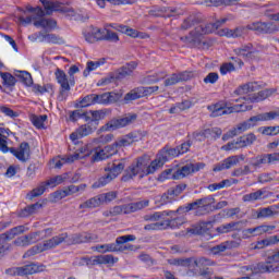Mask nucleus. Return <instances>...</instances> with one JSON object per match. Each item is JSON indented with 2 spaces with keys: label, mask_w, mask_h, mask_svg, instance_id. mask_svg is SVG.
Wrapping results in <instances>:
<instances>
[{
  "label": "nucleus",
  "mask_w": 279,
  "mask_h": 279,
  "mask_svg": "<svg viewBox=\"0 0 279 279\" xmlns=\"http://www.w3.org/2000/svg\"><path fill=\"white\" fill-rule=\"evenodd\" d=\"M93 149L94 148L90 144H86L78 148L74 155L66 157V162H75V160L88 158V156H93Z\"/></svg>",
  "instance_id": "22"
},
{
  "label": "nucleus",
  "mask_w": 279,
  "mask_h": 279,
  "mask_svg": "<svg viewBox=\"0 0 279 279\" xmlns=\"http://www.w3.org/2000/svg\"><path fill=\"white\" fill-rule=\"evenodd\" d=\"M178 211H173V210H166L162 213H155L151 215H146L144 216V220L145 221H158V219H160L161 217H171V215H177Z\"/></svg>",
  "instance_id": "37"
},
{
  "label": "nucleus",
  "mask_w": 279,
  "mask_h": 279,
  "mask_svg": "<svg viewBox=\"0 0 279 279\" xmlns=\"http://www.w3.org/2000/svg\"><path fill=\"white\" fill-rule=\"evenodd\" d=\"M271 19L278 23L253 22L247 25V28L258 34H276V32H279V13L272 14Z\"/></svg>",
  "instance_id": "6"
},
{
  "label": "nucleus",
  "mask_w": 279,
  "mask_h": 279,
  "mask_svg": "<svg viewBox=\"0 0 279 279\" xmlns=\"http://www.w3.org/2000/svg\"><path fill=\"white\" fill-rule=\"evenodd\" d=\"M165 157H161L159 154L157 155L156 159L153 160L149 163H147V160L145 159V169H144V173L145 175H151V173H156V171H158V169L162 168L165 166Z\"/></svg>",
  "instance_id": "24"
},
{
  "label": "nucleus",
  "mask_w": 279,
  "mask_h": 279,
  "mask_svg": "<svg viewBox=\"0 0 279 279\" xmlns=\"http://www.w3.org/2000/svg\"><path fill=\"white\" fill-rule=\"evenodd\" d=\"M2 84L4 86H14L16 84V77H14L10 72H0Z\"/></svg>",
  "instance_id": "46"
},
{
  "label": "nucleus",
  "mask_w": 279,
  "mask_h": 279,
  "mask_svg": "<svg viewBox=\"0 0 279 279\" xmlns=\"http://www.w3.org/2000/svg\"><path fill=\"white\" fill-rule=\"evenodd\" d=\"M83 265H87V267H93L95 265H114V263H119V258L113 255H98L92 257H83Z\"/></svg>",
  "instance_id": "13"
},
{
  "label": "nucleus",
  "mask_w": 279,
  "mask_h": 279,
  "mask_svg": "<svg viewBox=\"0 0 279 279\" xmlns=\"http://www.w3.org/2000/svg\"><path fill=\"white\" fill-rule=\"evenodd\" d=\"M272 93H276V89H263L257 94H253L252 96H246L239 98L241 104L233 105L228 107V104L220 101L215 105L208 106V111L211 112V117H223V114H232V112H247V110H252V105L247 104H258L259 101H265L268 97H271Z\"/></svg>",
  "instance_id": "1"
},
{
  "label": "nucleus",
  "mask_w": 279,
  "mask_h": 279,
  "mask_svg": "<svg viewBox=\"0 0 279 279\" xmlns=\"http://www.w3.org/2000/svg\"><path fill=\"white\" fill-rule=\"evenodd\" d=\"M92 120L89 123H96V128L99 126V122L106 119V111L105 110H94L89 111Z\"/></svg>",
  "instance_id": "44"
},
{
  "label": "nucleus",
  "mask_w": 279,
  "mask_h": 279,
  "mask_svg": "<svg viewBox=\"0 0 279 279\" xmlns=\"http://www.w3.org/2000/svg\"><path fill=\"white\" fill-rule=\"evenodd\" d=\"M26 10L32 13V16H37V19H44L43 16H45V10L40 7H27Z\"/></svg>",
  "instance_id": "60"
},
{
  "label": "nucleus",
  "mask_w": 279,
  "mask_h": 279,
  "mask_svg": "<svg viewBox=\"0 0 279 279\" xmlns=\"http://www.w3.org/2000/svg\"><path fill=\"white\" fill-rule=\"evenodd\" d=\"M186 81V77L184 76V73H173L170 77L166 78L165 86H173L178 84L179 82Z\"/></svg>",
  "instance_id": "38"
},
{
  "label": "nucleus",
  "mask_w": 279,
  "mask_h": 279,
  "mask_svg": "<svg viewBox=\"0 0 279 279\" xmlns=\"http://www.w3.org/2000/svg\"><path fill=\"white\" fill-rule=\"evenodd\" d=\"M54 247H58V242L56 241V236H52L51 239L44 241V243L31 247L24 253L23 258H32V256H36V254H41V252H47L48 250H54Z\"/></svg>",
  "instance_id": "10"
},
{
  "label": "nucleus",
  "mask_w": 279,
  "mask_h": 279,
  "mask_svg": "<svg viewBox=\"0 0 279 279\" xmlns=\"http://www.w3.org/2000/svg\"><path fill=\"white\" fill-rule=\"evenodd\" d=\"M279 205H270L257 210V219H271V217H278Z\"/></svg>",
  "instance_id": "25"
},
{
  "label": "nucleus",
  "mask_w": 279,
  "mask_h": 279,
  "mask_svg": "<svg viewBox=\"0 0 279 279\" xmlns=\"http://www.w3.org/2000/svg\"><path fill=\"white\" fill-rule=\"evenodd\" d=\"M23 232H25V226H17L7 231L4 234H2V236H4L7 241H12L14 236H17V234H23Z\"/></svg>",
  "instance_id": "41"
},
{
  "label": "nucleus",
  "mask_w": 279,
  "mask_h": 279,
  "mask_svg": "<svg viewBox=\"0 0 279 279\" xmlns=\"http://www.w3.org/2000/svg\"><path fill=\"white\" fill-rule=\"evenodd\" d=\"M264 117V121H274L275 119H279V109L262 113Z\"/></svg>",
  "instance_id": "64"
},
{
  "label": "nucleus",
  "mask_w": 279,
  "mask_h": 279,
  "mask_svg": "<svg viewBox=\"0 0 279 279\" xmlns=\"http://www.w3.org/2000/svg\"><path fill=\"white\" fill-rule=\"evenodd\" d=\"M159 13H156L155 16H175V14H178V9H173L170 7H162L158 10Z\"/></svg>",
  "instance_id": "52"
},
{
  "label": "nucleus",
  "mask_w": 279,
  "mask_h": 279,
  "mask_svg": "<svg viewBox=\"0 0 279 279\" xmlns=\"http://www.w3.org/2000/svg\"><path fill=\"white\" fill-rule=\"evenodd\" d=\"M235 53L246 60H254V58H258L259 52L252 44H246L235 49Z\"/></svg>",
  "instance_id": "20"
},
{
  "label": "nucleus",
  "mask_w": 279,
  "mask_h": 279,
  "mask_svg": "<svg viewBox=\"0 0 279 279\" xmlns=\"http://www.w3.org/2000/svg\"><path fill=\"white\" fill-rule=\"evenodd\" d=\"M21 25H33L35 27H43L44 29H56L58 27V22L53 19H45V17H37L36 15H31L27 17L20 16L19 17Z\"/></svg>",
  "instance_id": "8"
},
{
  "label": "nucleus",
  "mask_w": 279,
  "mask_h": 279,
  "mask_svg": "<svg viewBox=\"0 0 279 279\" xmlns=\"http://www.w3.org/2000/svg\"><path fill=\"white\" fill-rule=\"evenodd\" d=\"M46 191L47 187H45V184L41 182L37 187H35L27 194V197L28 199H34V197H40V195H44Z\"/></svg>",
  "instance_id": "48"
},
{
  "label": "nucleus",
  "mask_w": 279,
  "mask_h": 279,
  "mask_svg": "<svg viewBox=\"0 0 279 279\" xmlns=\"http://www.w3.org/2000/svg\"><path fill=\"white\" fill-rule=\"evenodd\" d=\"M196 23H197V17H195V15H190L185 20H183V23L181 24V29L183 32H186V29H191V27H195Z\"/></svg>",
  "instance_id": "51"
},
{
  "label": "nucleus",
  "mask_w": 279,
  "mask_h": 279,
  "mask_svg": "<svg viewBox=\"0 0 279 279\" xmlns=\"http://www.w3.org/2000/svg\"><path fill=\"white\" fill-rule=\"evenodd\" d=\"M210 228H213V222L211 221H206V222H202L199 228H191L187 229L189 234H204V232H206V230H210Z\"/></svg>",
  "instance_id": "43"
},
{
  "label": "nucleus",
  "mask_w": 279,
  "mask_h": 279,
  "mask_svg": "<svg viewBox=\"0 0 279 279\" xmlns=\"http://www.w3.org/2000/svg\"><path fill=\"white\" fill-rule=\"evenodd\" d=\"M236 0H206L205 3L207 5H215V8H219V5H232Z\"/></svg>",
  "instance_id": "58"
},
{
  "label": "nucleus",
  "mask_w": 279,
  "mask_h": 279,
  "mask_svg": "<svg viewBox=\"0 0 279 279\" xmlns=\"http://www.w3.org/2000/svg\"><path fill=\"white\" fill-rule=\"evenodd\" d=\"M144 230H167V222L165 221L153 222V223L146 225L144 227Z\"/></svg>",
  "instance_id": "59"
},
{
  "label": "nucleus",
  "mask_w": 279,
  "mask_h": 279,
  "mask_svg": "<svg viewBox=\"0 0 279 279\" xmlns=\"http://www.w3.org/2000/svg\"><path fill=\"white\" fill-rule=\"evenodd\" d=\"M143 98L142 94H141V87H136L134 89H132L131 92H129L128 94H125L124 96V101L130 102V101H136V99H141Z\"/></svg>",
  "instance_id": "47"
},
{
  "label": "nucleus",
  "mask_w": 279,
  "mask_h": 279,
  "mask_svg": "<svg viewBox=\"0 0 279 279\" xmlns=\"http://www.w3.org/2000/svg\"><path fill=\"white\" fill-rule=\"evenodd\" d=\"M247 29H250L247 26H238L234 29L223 28L220 36H227V38H241L242 36H245Z\"/></svg>",
  "instance_id": "27"
},
{
  "label": "nucleus",
  "mask_w": 279,
  "mask_h": 279,
  "mask_svg": "<svg viewBox=\"0 0 279 279\" xmlns=\"http://www.w3.org/2000/svg\"><path fill=\"white\" fill-rule=\"evenodd\" d=\"M44 266H38L37 264H28L22 267H15L7 270L11 276H32L33 274H38L43 271Z\"/></svg>",
  "instance_id": "16"
},
{
  "label": "nucleus",
  "mask_w": 279,
  "mask_h": 279,
  "mask_svg": "<svg viewBox=\"0 0 279 279\" xmlns=\"http://www.w3.org/2000/svg\"><path fill=\"white\" fill-rule=\"evenodd\" d=\"M276 230V226H267L260 225L255 228H248L243 230V235L245 239H250L252 236H263V234H271V231Z\"/></svg>",
  "instance_id": "19"
},
{
  "label": "nucleus",
  "mask_w": 279,
  "mask_h": 279,
  "mask_svg": "<svg viewBox=\"0 0 279 279\" xmlns=\"http://www.w3.org/2000/svg\"><path fill=\"white\" fill-rule=\"evenodd\" d=\"M163 223H166V229L171 228L172 230H175V228H179L180 226L184 225V218H174L171 220H163Z\"/></svg>",
  "instance_id": "53"
},
{
  "label": "nucleus",
  "mask_w": 279,
  "mask_h": 279,
  "mask_svg": "<svg viewBox=\"0 0 279 279\" xmlns=\"http://www.w3.org/2000/svg\"><path fill=\"white\" fill-rule=\"evenodd\" d=\"M256 141V135L254 133H250L243 136H240L238 140L229 142L227 145L222 146L225 151H230L232 149H243V147H247L248 145L254 144Z\"/></svg>",
  "instance_id": "11"
},
{
  "label": "nucleus",
  "mask_w": 279,
  "mask_h": 279,
  "mask_svg": "<svg viewBox=\"0 0 279 279\" xmlns=\"http://www.w3.org/2000/svg\"><path fill=\"white\" fill-rule=\"evenodd\" d=\"M123 169H125V162L119 161V162H109L104 171L105 174L100 177L95 183H93V189H101L104 186H107V184H110L112 180H117L119 175H121Z\"/></svg>",
  "instance_id": "4"
},
{
  "label": "nucleus",
  "mask_w": 279,
  "mask_h": 279,
  "mask_svg": "<svg viewBox=\"0 0 279 279\" xmlns=\"http://www.w3.org/2000/svg\"><path fill=\"white\" fill-rule=\"evenodd\" d=\"M57 241V246L62 245H80L81 243H97L99 241V235L90 232H81L74 234H68L66 232L54 235Z\"/></svg>",
  "instance_id": "2"
},
{
  "label": "nucleus",
  "mask_w": 279,
  "mask_h": 279,
  "mask_svg": "<svg viewBox=\"0 0 279 279\" xmlns=\"http://www.w3.org/2000/svg\"><path fill=\"white\" fill-rule=\"evenodd\" d=\"M247 130H252V124H250V122L247 121L241 122L236 126L231 129L228 133H226L222 136V141L234 138V136H239L240 134H243V132H247Z\"/></svg>",
  "instance_id": "21"
},
{
  "label": "nucleus",
  "mask_w": 279,
  "mask_h": 279,
  "mask_svg": "<svg viewBox=\"0 0 279 279\" xmlns=\"http://www.w3.org/2000/svg\"><path fill=\"white\" fill-rule=\"evenodd\" d=\"M145 158L138 157L136 161L124 170L122 182H130V180H134L136 175H138V178H145Z\"/></svg>",
  "instance_id": "7"
},
{
  "label": "nucleus",
  "mask_w": 279,
  "mask_h": 279,
  "mask_svg": "<svg viewBox=\"0 0 279 279\" xmlns=\"http://www.w3.org/2000/svg\"><path fill=\"white\" fill-rule=\"evenodd\" d=\"M132 241H136V235L128 234L118 236L116 242L112 243L113 252H134V245L130 244Z\"/></svg>",
  "instance_id": "12"
},
{
  "label": "nucleus",
  "mask_w": 279,
  "mask_h": 279,
  "mask_svg": "<svg viewBox=\"0 0 279 279\" xmlns=\"http://www.w3.org/2000/svg\"><path fill=\"white\" fill-rule=\"evenodd\" d=\"M108 155L106 150L102 148H94L92 154V162H99L101 160H108Z\"/></svg>",
  "instance_id": "42"
},
{
  "label": "nucleus",
  "mask_w": 279,
  "mask_h": 279,
  "mask_svg": "<svg viewBox=\"0 0 279 279\" xmlns=\"http://www.w3.org/2000/svg\"><path fill=\"white\" fill-rule=\"evenodd\" d=\"M191 32L189 34V36H184V37H181V40L183 43H186L187 45H191V47H202V49H209L210 48V43L206 41L203 39V36H206V34H202L199 35V43L198 44H195L194 41H191L190 39H186V38H191Z\"/></svg>",
  "instance_id": "33"
},
{
  "label": "nucleus",
  "mask_w": 279,
  "mask_h": 279,
  "mask_svg": "<svg viewBox=\"0 0 279 279\" xmlns=\"http://www.w3.org/2000/svg\"><path fill=\"white\" fill-rule=\"evenodd\" d=\"M260 199H265V190H257L256 192L245 194L242 197V202L244 203H254Z\"/></svg>",
  "instance_id": "32"
},
{
  "label": "nucleus",
  "mask_w": 279,
  "mask_h": 279,
  "mask_svg": "<svg viewBox=\"0 0 279 279\" xmlns=\"http://www.w3.org/2000/svg\"><path fill=\"white\" fill-rule=\"evenodd\" d=\"M194 173L193 163H187L173 172V180H183L186 175Z\"/></svg>",
  "instance_id": "30"
},
{
  "label": "nucleus",
  "mask_w": 279,
  "mask_h": 279,
  "mask_svg": "<svg viewBox=\"0 0 279 279\" xmlns=\"http://www.w3.org/2000/svg\"><path fill=\"white\" fill-rule=\"evenodd\" d=\"M223 133V131H221V129L219 128H214V129H206L205 131L201 132L197 134V136H203V138H208V136H210V134H215L217 137L221 136V134Z\"/></svg>",
  "instance_id": "56"
},
{
  "label": "nucleus",
  "mask_w": 279,
  "mask_h": 279,
  "mask_svg": "<svg viewBox=\"0 0 279 279\" xmlns=\"http://www.w3.org/2000/svg\"><path fill=\"white\" fill-rule=\"evenodd\" d=\"M240 226H241V222L225 223L217 228V232H219V234H228V232H234L236 230H241Z\"/></svg>",
  "instance_id": "34"
},
{
  "label": "nucleus",
  "mask_w": 279,
  "mask_h": 279,
  "mask_svg": "<svg viewBox=\"0 0 279 279\" xmlns=\"http://www.w3.org/2000/svg\"><path fill=\"white\" fill-rule=\"evenodd\" d=\"M240 162L239 156H230L219 163L215 165L213 168V171L219 172V171H226V169H232V167H236V165Z\"/></svg>",
  "instance_id": "23"
},
{
  "label": "nucleus",
  "mask_w": 279,
  "mask_h": 279,
  "mask_svg": "<svg viewBox=\"0 0 279 279\" xmlns=\"http://www.w3.org/2000/svg\"><path fill=\"white\" fill-rule=\"evenodd\" d=\"M39 43H48L50 45H64V38L60 37V35L56 34H45L44 32H39Z\"/></svg>",
  "instance_id": "28"
},
{
  "label": "nucleus",
  "mask_w": 279,
  "mask_h": 279,
  "mask_svg": "<svg viewBox=\"0 0 279 279\" xmlns=\"http://www.w3.org/2000/svg\"><path fill=\"white\" fill-rule=\"evenodd\" d=\"M101 206V198L99 196L89 198L78 206L80 210H84L86 208H97Z\"/></svg>",
  "instance_id": "39"
},
{
  "label": "nucleus",
  "mask_w": 279,
  "mask_h": 279,
  "mask_svg": "<svg viewBox=\"0 0 279 279\" xmlns=\"http://www.w3.org/2000/svg\"><path fill=\"white\" fill-rule=\"evenodd\" d=\"M260 85L257 82H251L238 87L233 93L234 95H247V93H256Z\"/></svg>",
  "instance_id": "29"
},
{
  "label": "nucleus",
  "mask_w": 279,
  "mask_h": 279,
  "mask_svg": "<svg viewBox=\"0 0 279 279\" xmlns=\"http://www.w3.org/2000/svg\"><path fill=\"white\" fill-rule=\"evenodd\" d=\"M10 154L14 155L20 162H27L32 156V148L29 143L22 142L17 148L11 147Z\"/></svg>",
  "instance_id": "17"
},
{
  "label": "nucleus",
  "mask_w": 279,
  "mask_h": 279,
  "mask_svg": "<svg viewBox=\"0 0 279 279\" xmlns=\"http://www.w3.org/2000/svg\"><path fill=\"white\" fill-rule=\"evenodd\" d=\"M120 32L126 34V36H131V38H138V31L130 28L129 26H120Z\"/></svg>",
  "instance_id": "61"
},
{
  "label": "nucleus",
  "mask_w": 279,
  "mask_h": 279,
  "mask_svg": "<svg viewBox=\"0 0 279 279\" xmlns=\"http://www.w3.org/2000/svg\"><path fill=\"white\" fill-rule=\"evenodd\" d=\"M149 206V199L138 201L126 205L114 206L108 211H105V217H117L118 215H131V213H138L143 208Z\"/></svg>",
  "instance_id": "5"
},
{
  "label": "nucleus",
  "mask_w": 279,
  "mask_h": 279,
  "mask_svg": "<svg viewBox=\"0 0 279 279\" xmlns=\"http://www.w3.org/2000/svg\"><path fill=\"white\" fill-rule=\"evenodd\" d=\"M93 34L96 36V40H108L109 43H119V35L108 28L106 26L104 28L94 27Z\"/></svg>",
  "instance_id": "18"
},
{
  "label": "nucleus",
  "mask_w": 279,
  "mask_h": 279,
  "mask_svg": "<svg viewBox=\"0 0 279 279\" xmlns=\"http://www.w3.org/2000/svg\"><path fill=\"white\" fill-rule=\"evenodd\" d=\"M96 130L97 124L95 122L85 123L70 134V141H72V143H75L76 141H80V138L90 136V134H93Z\"/></svg>",
  "instance_id": "15"
},
{
  "label": "nucleus",
  "mask_w": 279,
  "mask_h": 279,
  "mask_svg": "<svg viewBox=\"0 0 279 279\" xmlns=\"http://www.w3.org/2000/svg\"><path fill=\"white\" fill-rule=\"evenodd\" d=\"M56 77L58 84H60L59 89V101H64L69 97V93H71V85L69 84V77L66 76V73L64 71H57Z\"/></svg>",
  "instance_id": "14"
},
{
  "label": "nucleus",
  "mask_w": 279,
  "mask_h": 279,
  "mask_svg": "<svg viewBox=\"0 0 279 279\" xmlns=\"http://www.w3.org/2000/svg\"><path fill=\"white\" fill-rule=\"evenodd\" d=\"M40 3L44 5L46 10V14L50 15L53 12H63L68 14V16H75V10L73 8H69L63 5L61 2L53 1V0H39Z\"/></svg>",
  "instance_id": "9"
},
{
  "label": "nucleus",
  "mask_w": 279,
  "mask_h": 279,
  "mask_svg": "<svg viewBox=\"0 0 279 279\" xmlns=\"http://www.w3.org/2000/svg\"><path fill=\"white\" fill-rule=\"evenodd\" d=\"M258 269L263 274H271L274 271L275 272L279 271V267H274V265H271L269 262L268 263L258 264Z\"/></svg>",
  "instance_id": "54"
},
{
  "label": "nucleus",
  "mask_w": 279,
  "mask_h": 279,
  "mask_svg": "<svg viewBox=\"0 0 279 279\" xmlns=\"http://www.w3.org/2000/svg\"><path fill=\"white\" fill-rule=\"evenodd\" d=\"M34 93L37 95H45V93H48L49 95H53V85L52 84H45V85H34L33 86Z\"/></svg>",
  "instance_id": "40"
},
{
  "label": "nucleus",
  "mask_w": 279,
  "mask_h": 279,
  "mask_svg": "<svg viewBox=\"0 0 279 279\" xmlns=\"http://www.w3.org/2000/svg\"><path fill=\"white\" fill-rule=\"evenodd\" d=\"M159 155L161 158H165V162H167V160H171V158H178V156H180V150L178 149V146L175 148H163Z\"/></svg>",
  "instance_id": "36"
},
{
  "label": "nucleus",
  "mask_w": 279,
  "mask_h": 279,
  "mask_svg": "<svg viewBox=\"0 0 279 279\" xmlns=\"http://www.w3.org/2000/svg\"><path fill=\"white\" fill-rule=\"evenodd\" d=\"M197 208H202L199 199L187 204L185 207H179L174 213H190V210H197Z\"/></svg>",
  "instance_id": "50"
},
{
  "label": "nucleus",
  "mask_w": 279,
  "mask_h": 279,
  "mask_svg": "<svg viewBox=\"0 0 279 279\" xmlns=\"http://www.w3.org/2000/svg\"><path fill=\"white\" fill-rule=\"evenodd\" d=\"M228 21H234V15L228 14L225 17H221L220 20H217L215 23H208V24H201L194 28V31H191V37L186 38L191 43L198 44L201 43L199 36L202 34H213V32H217L219 27L222 25H226Z\"/></svg>",
  "instance_id": "3"
},
{
  "label": "nucleus",
  "mask_w": 279,
  "mask_h": 279,
  "mask_svg": "<svg viewBox=\"0 0 279 279\" xmlns=\"http://www.w3.org/2000/svg\"><path fill=\"white\" fill-rule=\"evenodd\" d=\"M95 104H97V94H89L76 100V108H88V106H95Z\"/></svg>",
  "instance_id": "31"
},
{
  "label": "nucleus",
  "mask_w": 279,
  "mask_h": 279,
  "mask_svg": "<svg viewBox=\"0 0 279 279\" xmlns=\"http://www.w3.org/2000/svg\"><path fill=\"white\" fill-rule=\"evenodd\" d=\"M251 167L256 171V169H260L263 165H268L267 155L257 156L251 159Z\"/></svg>",
  "instance_id": "45"
},
{
  "label": "nucleus",
  "mask_w": 279,
  "mask_h": 279,
  "mask_svg": "<svg viewBox=\"0 0 279 279\" xmlns=\"http://www.w3.org/2000/svg\"><path fill=\"white\" fill-rule=\"evenodd\" d=\"M206 69H219V71H234V64L233 63H223L221 66L215 63H206Z\"/></svg>",
  "instance_id": "49"
},
{
  "label": "nucleus",
  "mask_w": 279,
  "mask_h": 279,
  "mask_svg": "<svg viewBox=\"0 0 279 279\" xmlns=\"http://www.w3.org/2000/svg\"><path fill=\"white\" fill-rule=\"evenodd\" d=\"M132 121H136V114L110 121L107 123V130H119V128H125V125H130Z\"/></svg>",
  "instance_id": "26"
},
{
  "label": "nucleus",
  "mask_w": 279,
  "mask_h": 279,
  "mask_svg": "<svg viewBox=\"0 0 279 279\" xmlns=\"http://www.w3.org/2000/svg\"><path fill=\"white\" fill-rule=\"evenodd\" d=\"M15 75L17 82H21L24 86H32L34 84V78H32V74L27 71H19Z\"/></svg>",
  "instance_id": "35"
},
{
  "label": "nucleus",
  "mask_w": 279,
  "mask_h": 279,
  "mask_svg": "<svg viewBox=\"0 0 279 279\" xmlns=\"http://www.w3.org/2000/svg\"><path fill=\"white\" fill-rule=\"evenodd\" d=\"M31 121L33 123V125H35V128H45V121H47V116H33L31 118Z\"/></svg>",
  "instance_id": "57"
},
{
  "label": "nucleus",
  "mask_w": 279,
  "mask_h": 279,
  "mask_svg": "<svg viewBox=\"0 0 279 279\" xmlns=\"http://www.w3.org/2000/svg\"><path fill=\"white\" fill-rule=\"evenodd\" d=\"M119 145H117V142L114 144L108 145L105 148V154L107 155L108 158H112V156H114V154H117L119 151L118 149Z\"/></svg>",
  "instance_id": "63"
},
{
  "label": "nucleus",
  "mask_w": 279,
  "mask_h": 279,
  "mask_svg": "<svg viewBox=\"0 0 279 279\" xmlns=\"http://www.w3.org/2000/svg\"><path fill=\"white\" fill-rule=\"evenodd\" d=\"M106 64V58H101L97 61H88L85 71H95L99 69V66H104Z\"/></svg>",
  "instance_id": "55"
},
{
  "label": "nucleus",
  "mask_w": 279,
  "mask_h": 279,
  "mask_svg": "<svg viewBox=\"0 0 279 279\" xmlns=\"http://www.w3.org/2000/svg\"><path fill=\"white\" fill-rule=\"evenodd\" d=\"M262 134L265 136H276L279 134V126H265L263 128Z\"/></svg>",
  "instance_id": "62"
}]
</instances>
